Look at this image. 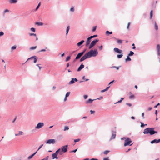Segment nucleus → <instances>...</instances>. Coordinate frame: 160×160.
Returning <instances> with one entry per match:
<instances>
[{
	"label": "nucleus",
	"mask_w": 160,
	"mask_h": 160,
	"mask_svg": "<svg viewBox=\"0 0 160 160\" xmlns=\"http://www.w3.org/2000/svg\"><path fill=\"white\" fill-rule=\"evenodd\" d=\"M98 54V51L97 50H91L89 52L85 54L83 57H82L80 60V62H82L86 59L90 58L92 57H95Z\"/></svg>",
	"instance_id": "1"
},
{
	"label": "nucleus",
	"mask_w": 160,
	"mask_h": 160,
	"mask_svg": "<svg viewBox=\"0 0 160 160\" xmlns=\"http://www.w3.org/2000/svg\"><path fill=\"white\" fill-rule=\"evenodd\" d=\"M154 128H148L144 129L143 133L144 134L149 133L151 135L157 133V132L154 131Z\"/></svg>",
	"instance_id": "2"
},
{
	"label": "nucleus",
	"mask_w": 160,
	"mask_h": 160,
	"mask_svg": "<svg viewBox=\"0 0 160 160\" xmlns=\"http://www.w3.org/2000/svg\"><path fill=\"white\" fill-rule=\"evenodd\" d=\"M132 142V141L129 138H127L125 140L124 146H126L129 145Z\"/></svg>",
	"instance_id": "3"
},
{
	"label": "nucleus",
	"mask_w": 160,
	"mask_h": 160,
	"mask_svg": "<svg viewBox=\"0 0 160 160\" xmlns=\"http://www.w3.org/2000/svg\"><path fill=\"white\" fill-rule=\"evenodd\" d=\"M98 41V39H96L92 41L89 46V49L93 47L95 45Z\"/></svg>",
	"instance_id": "4"
},
{
	"label": "nucleus",
	"mask_w": 160,
	"mask_h": 160,
	"mask_svg": "<svg viewBox=\"0 0 160 160\" xmlns=\"http://www.w3.org/2000/svg\"><path fill=\"white\" fill-rule=\"evenodd\" d=\"M58 150H57L54 153L52 154V159H58V157L57 156L58 155Z\"/></svg>",
	"instance_id": "5"
},
{
	"label": "nucleus",
	"mask_w": 160,
	"mask_h": 160,
	"mask_svg": "<svg viewBox=\"0 0 160 160\" xmlns=\"http://www.w3.org/2000/svg\"><path fill=\"white\" fill-rule=\"evenodd\" d=\"M86 50H84L82 52H81L78 53L75 58V59H78L79 58L84 54Z\"/></svg>",
	"instance_id": "6"
},
{
	"label": "nucleus",
	"mask_w": 160,
	"mask_h": 160,
	"mask_svg": "<svg viewBox=\"0 0 160 160\" xmlns=\"http://www.w3.org/2000/svg\"><path fill=\"white\" fill-rule=\"evenodd\" d=\"M68 147V145H65L62 147L61 148V150L63 151L64 153L66 152L67 151V148Z\"/></svg>",
	"instance_id": "7"
},
{
	"label": "nucleus",
	"mask_w": 160,
	"mask_h": 160,
	"mask_svg": "<svg viewBox=\"0 0 160 160\" xmlns=\"http://www.w3.org/2000/svg\"><path fill=\"white\" fill-rule=\"evenodd\" d=\"M44 126V123L42 122H39L37 126L35 127V128L39 129L42 127Z\"/></svg>",
	"instance_id": "8"
},
{
	"label": "nucleus",
	"mask_w": 160,
	"mask_h": 160,
	"mask_svg": "<svg viewBox=\"0 0 160 160\" xmlns=\"http://www.w3.org/2000/svg\"><path fill=\"white\" fill-rule=\"evenodd\" d=\"M56 141L54 139H50L48 140L46 142L47 144H50L51 143L54 144L55 143Z\"/></svg>",
	"instance_id": "9"
},
{
	"label": "nucleus",
	"mask_w": 160,
	"mask_h": 160,
	"mask_svg": "<svg viewBox=\"0 0 160 160\" xmlns=\"http://www.w3.org/2000/svg\"><path fill=\"white\" fill-rule=\"evenodd\" d=\"M33 58L34 59V63H35L36 62L38 58H37V57L36 56H32L31 58H29L27 60H28L30 59H32Z\"/></svg>",
	"instance_id": "10"
},
{
	"label": "nucleus",
	"mask_w": 160,
	"mask_h": 160,
	"mask_svg": "<svg viewBox=\"0 0 160 160\" xmlns=\"http://www.w3.org/2000/svg\"><path fill=\"white\" fill-rule=\"evenodd\" d=\"M114 51L119 53H122V50L119 49L117 48H114Z\"/></svg>",
	"instance_id": "11"
},
{
	"label": "nucleus",
	"mask_w": 160,
	"mask_h": 160,
	"mask_svg": "<svg viewBox=\"0 0 160 160\" xmlns=\"http://www.w3.org/2000/svg\"><path fill=\"white\" fill-rule=\"evenodd\" d=\"M160 142V139L158 140H157L156 139H154V140L152 141L151 143L152 144L154 143H158Z\"/></svg>",
	"instance_id": "12"
},
{
	"label": "nucleus",
	"mask_w": 160,
	"mask_h": 160,
	"mask_svg": "<svg viewBox=\"0 0 160 160\" xmlns=\"http://www.w3.org/2000/svg\"><path fill=\"white\" fill-rule=\"evenodd\" d=\"M91 38H90V37H89L87 39V41L86 42V46H88L89 44L91 41Z\"/></svg>",
	"instance_id": "13"
},
{
	"label": "nucleus",
	"mask_w": 160,
	"mask_h": 160,
	"mask_svg": "<svg viewBox=\"0 0 160 160\" xmlns=\"http://www.w3.org/2000/svg\"><path fill=\"white\" fill-rule=\"evenodd\" d=\"M84 65L83 64H82L78 69L77 71H81L82 69L84 68Z\"/></svg>",
	"instance_id": "14"
},
{
	"label": "nucleus",
	"mask_w": 160,
	"mask_h": 160,
	"mask_svg": "<svg viewBox=\"0 0 160 160\" xmlns=\"http://www.w3.org/2000/svg\"><path fill=\"white\" fill-rule=\"evenodd\" d=\"M23 133V132L21 131H19L18 132V133H16L15 134V136H20L22 135Z\"/></svg>",
	"instance_id": "15"
},
{
	"label": "nucleus",
	"mask_w": 160,
	"mask_h": 160,
	"mask_svg": "<svg viewBox=\"0 0 160 160\" xmlns=\"http://www.w3.org/2000/svg\"><path fill=\"white\" fill-rule=\"evenodd\" d=\"M18 2L17 0H9V2L11 4L15 3Z\"/></svg>",
	"instance_id": "16"
},
{
	"label": "nucleus",
	"mask_w": 160,
	"mask_h": 160,
	"mask_svg": "<svg viewBox=\"0 0 160 160\" xmlns=\"http://www.w3.org/2000/svg\"><path fill=\"white\" fill-rule=\"evenodd\" d=\"M57 150H58V154H59L60 155H62L64 153L63 151H62L60 148H59Z\"/></svg>",
	"instance_id": "17"
},
{
	"label": "nucleus",
	"mask_w": 160,
	"mask_h": 160,
	"mask_svg": "<svg viewBox=\"0 0 160 160\" xmlns=\"http://www.w3.org/2000/svg\"><path fill=\"white\" fill-rule=\"evenodd\" d=\"M84 42V40H82L81 42L77 43V45L78 46H79L82 44Z\"/></svg>",
	"instance_id": "18"
},
{
	"label": "nucleus",
	"mask_w": 160,
	"mask_h": 160,
	"mask_svg": "<svg viewBox=\"0 0 160 160\" xmlns=\"http://www.w3.org/2000/svg\"><path fill=\"white\" fill-rule=\"evenodd\" d=\"M94 100H92L91 99H89L88 100L86 101V103H92V101Z\"/></svg>",
	"instance_id": "19"
},
{
	"label": "nucleus",
	"mask_w": 160,
	"mask_h": 160,
	"mask_svg": "<svg viewBox=\"0 0 160 160\" xmlns=\"http://www.w3.org/2000/svg\"><path fill=\"white\" fill-rule=\"evenodd\" d=\"M35 24L38 26H42L43 24V23L41 22H36Z\"/></svg>",
	"instance_id": "20"
},
{
	"label": "nucleus",
	"mask_w": 160,
	"mask_h": 160,
	"mask_svg": "<svg viewBox=\"0 0 160 160\" xmlns=\"http://www.w3.org/2000/svg\"><path fill=\"white\" fill-rule=\"evenodd\" d=\"M37 151L35 153H33L31 155V156H29V157H28V159H31L37 153Z\"/></svg>",
	"instance_id": "21"
},
{
	"label": "nucleus",
	"mask_w": 160,
	"mask_h": 160,
	"mask_svg": "<svg viewBox=\"0 0 160 160\" xmlns=\"http://www.w3.org/2000/svg\"><path fill=\"white\" fill-rule=\"evenodd\" d=\"M116 136V135L115 133H112V134L111 139H114L115 138Z\"/></svg>",
	"instance_id": "22"
},
{
	"label": "nucleus",
	"mask_w": 160,
	"mask_h": 160,
	"mask_svg": "<svg viewBox=\"0 0 160 160\" xmlns=\"http://www.w3.org/2000/svg\"><path fill=\"white\" fill-rule=\"evenodd\" d=\"M115 39H116L117 41V42L118 43H122V41L121 40L118 39H117L115 38Z\"/></svg>",
	"instance_id": "23"
},
{
	"label": "nucleus",
	"mask_w": 160,
	"mask_h": 160,
	"mask_svg": "<svg viewBox=\"0 0 160 160\" xmlns=\"http://www.w3.org/2000/svg\"><path fill=\"white\" fill-rule=\"evenodd\" d=\"M131 58L129 57V56H128L127 58L125 59V61L126 62H127L128 61H131Z\"/></svg>",
	"instance_id": "24"
},
{
	"label": "nucleus",
	"mask_w": 160,
	"mask_h": 160,
	"mask_svg": "<svg viewBox=\"0 0 160 160\" xmlns=\"http://www.w3.org/2000/svg\"><path fill=\"white\" fill-rule=\"evenodd\" d=\"M109 87H110V86L108 87L106 89L101 90V92H105L106 91H107L108 90V89H109Z\"/></svg>",
	"instance_id": "25"
},
{
	"label": "nucleus",
	"mask_w": 160,
	"mask_h": 160,
	"mask_svg": "<svg viewBox=\"0 0 160 160\" xmlns=\"http://www.w3.org/2000/svg\"><path fill=\"white\" fill-rule=\"evenodd\" d=\"M153 15V11L152 10H151L150 12V19H151Z\"/></svg>",
	"instance_id": "26"
},
{
	"label": "nucleus",
	"mask_w": 160,
	"mask_h": 160,
	"mask_svg": "<svg viewBox=\"0 0 160 160\" xmlns=\"http://www.w3.org/2000/svg\"><path fill=\"white\" fill-rule=\"evenodd\" d=\"M74 82V79L72 78V80L69 82V84H71L73 83Z\"/></svg>",
	"instance_id": "27"
},
{
	"label": "nucleus",
	"mask_w": 160,
	"mask_h": 160,
	"mask_svg": "<svg viewBox=\"0 0 160 160\" xmlns=\"http://www.w3.org/2000/svg\"><path fill=\"white\" fill-rule=\"evenodd\" d=\"M70 29V26H68L67 28V30H66V35H67L68 33V32L69 30Z\"/></svg>",
	"instance_id": "28"
},
{
	"label": "nucleus",
	"mask_w": 160,
	"mask_h": 160,
	"mask_svg": "<svg viewBox=\"0 0 160 160\" xmlns=\"http://www.w3.org/2000/svg\"><path fill=\"white\" fill-rule=\"evenodd\" d=\"M156 48L158 51H160V45L159 44L157 45Z\"/></svg>",
	"instance_id": "29"
},
{
	"label": "nucleus",
	"mask_w": 160,
	"mask_h": 160,
	"mask_svg": "<svg viewBox=\"0 0 160 160\" xmlns=\"http://www.w3.org/2000/svg\"><path fill=\"white\" fill-rule=\"evenodd\" d=\"M155 29L156 30H158V26L157 25L156 23V22H155Z\"/></svg>",
	"instance_id": "30"
},
{
	"label": "nucleus",
	"mask_w": 160,
	"mask_h": 160,
	"mask_svg": "<svg viewBox=\"0 0 160 160\" xmlns=\"http://www.w3.org/2000/svg\"><path fill=\"white\" fill-rule=\"evenodd\" d=\"M134 54V52L132 51H131L130 52V53L128 54V56H132Z\"/></svg>",
	"instance_id": "31"
},
{
	"label": "nucleus",
	"mask_w": 160,
	"mask_h": 160,
	"mask_svg": "<svg viewBox=\"0 0 160 160\" xmlns=\"http://www.w3.org/2000/svg\"><path fill=\"white\" fill-rule=\"evenodd\" d=\"M69 129V127L68 126H65L64 129V131H65L66 130H68Z\"/></svg>",
	"instance_id": "32"
},
{
	"label": "nucleus",
	"mask_w": 160,
	"mask_h": 160,
	"mask_svg": "<svg viewBox=\"0 0 160 160\" xmlns=\"http://www.w3.org/2000/svg\"><path fill=\"white\" fill-rule=\"evenodd\" d=\"M134 98V96L133 95H132L130 96L129 98L130 99H132Z\"/></svg>",
	"instance_id": "33"
},
{
	"label": "nucleus",
	"mask_w": 160,
	"mask_h": 160,
	"mask_svg": "<svg viewBox=\"0 0 160 160\" xmlns=\"http://www.w3.org/2000/svg\"><path fill=\"white\" fill-rule=\"evenodd\" d=\"M122 54H120V55H118L117 56V57L118 58H121L122 57Z\"/></svg>",
	"instance_id": "34"
},
{
	"label": "nucleus",
	"mask_w": 160,
	"mask_h": 160,
	"mask_svg": "<svg viewBox=\"0 0 160 160\" xmlns=\"http://www.w3.org/2000/svg\"><path fill=\"white\" fill-rule=\"evenodd\" d=\"M70 57H71L70 56H68L67 58H66V61L67 62V61H69L70 59Z\"/></svg>",
	"instance_id": "35"
},
{
	"label": "nucleus",
	"mask_w": 160,
	"mask_h": 160,
	"mask_svg": "<svg viewBox=\"0 0 160 160\" xmlns=\"http://www.w3.org/2000/svg\"><path fill=\"white\" fill-rule=\"evenodd\" d=\"M37 47L36 46H35L34 47H31L30 48V49L31 50L34 49H36Z\"/></svg>",
	"instance_id": "36"
},
{
	"label": "nucleus",
	"mask_w": 160,
	"mask_h": 160,
	"mask_svg": "<svg viewBox=\"0 0 160 160\" xmlns=\"http://www.w3.org/2000/svg\"><path fill=\"white\" fill-rule=\"evenodd\" d=\"M96 28H97L96 26H94L93 28V29L92 30V32H95L96 29Z\"/></svg>",
	"instance_id": "37"
},
{
	"label": "nucleus",
	"mask_w": 160,
	"mask_h": 160,
	"mask_svg": "<svg viewBox=\"0 0 160 160\" xmlns=\"http://www.w3.org/2000/svg\"><path fill=\"white\" fill-rule=\"evenodd\" d=\"M30 30L31 31H32L33 32H35V28H31Z\"/></svg>",
	"instance_id": "38"
},
{
	"label": "nucleus",
	"mask_w": 160,
	"mask_h": 160,
	"mask_svg": "<svg viewBox=\"0 0 160 160\" xmlns=\"http://www.w3.org/2000/svg\"><path fill=\"white\" fill-rule=\"evenodd\" d=\"M112 32H109V31H107L106 32V34H112Z\"/></svg>",
	"instance_id": "39"
},
{
	"label": "nucleus",
	"mask_w": 160,
	"mask_h": 160,
	"mask_svg": "<svg viewBox=\"0 0 160 160\" xmlns=\"http://www.w3.org/2000/svg\"><path fill=\"white\" fill-rule=\"evenodd\" d=\"M109 152V151H108V150H106V151H105L103 153L104 154H107Z\"/></svg>",
	"instance_id": "40"
},
{
	"label": "nucleus",
	"mask_w": 160,
	"mask_h": 160,
	"mask_svg": "<svg viewBox=\"0 0 160 160\" xmlns=\"http://www.w3.org/2000/svg\"><path fill=\"white\" fill-rule=\"evenodd\" d=\"M70 93V92H67V93H66V94L65 97H68Z\"/></svg>",
	"instance_id": "41"
},
{
	"label": "nucleus",
	"mask_w": 160,
	"mask_h": 160,
	"mask_svg": "<svg viewBox=\"0 0 160 160\" xmlns=\"http://www.w3.org/2000/svg\"><path fill=\"white\" fill-rule=\"evenodd\" d=\"M16 46L15 45H14L11 47V49L12 50H14L16 49Z\"/></svg>",
	"instance_id": "42"
},
{
	"label": "nucleus",
	"mask_w": 160,
	"mask_h": 160,
	"mask_svg": "<svg viewBox=\"0 0 160 160\" xmlns=\"http://www.w3.org/2000/svg\"><path fill=\"white\" fill-rule=\"evenodd\" d=\"M29 35L30 36H34L35 37H36V34H34V33H29Z\"/></svg>",
	"instance_id": "43"
},
{
	"label": "nucleus",
	"mask_w": 160,
	"mask_h": 160,
	"mask_svg": "<svg viewBox=\"0 0 160 160\" xmlns=\"http://www.w3.org/2000/svg\"><path fill=\"white\" fill-rule=\"evenodd\" d=\"M97 36V35H94L93 36H91L90 37V38L92 39V38H95Z\"/></svg>",
	"instance_id": "44"
},
{
	"label": "nucleus",
	"mask_w": 160,
	"mask_h": 160,
	"mask_svg": "<svg viewBox=\"0 0 160 160\" xmlns=\"http://www.w3.org/2000/svg\"><path fill=\"white\" fill-rule=\"evenodd\" d=\"M80 139H75L74 140V142H79V141H80Z\"/></svg>",
	"instance_id": "45"
},
{
	"label": "nucleus",
	"mask_w": 160,
	"mask_h": 160,
	"mask_svg": "<svg viewBox=\"0 0 160 160\" xmlns=\"http://www.w3.org/2000/svg\"><path fill=\"white\" fill-rule=\"evenodd\" d=\"M43 146V144L41 145L38 148V150H37V152Z\"/></svg>",
	"instance_id": "46"
},
{
	"label": "nucleus",
	"mask_w": 160,
	"mask_h": 160,
	"mask_svg": "<svg viewBox=\"0 0 160 160\" xmlns=\"http://www.w3.org/2000/svg\"><path fill=\"white\" fill-rule=\"evenodd\" d=\"M70 10L72 12H74V7H72L70 8Z\"/></svg>",
	"instance_id": "47"
},
{
	"label": "nucleus",
	"mask_w": 160,
	"mask_h": 160,
	"mask_svg": "<svg viewBox=\"0 0 160 160\" xmlns=\"http://www.w3.org/2000/svg\"><path fill=\"white\" fill-rule=\"evenodd\" d=\"M130 22H128V25H127V28L128 29H129V26L130 25Z\"/></svg>",
	"instance_id": "48"
},
{
	"label": "nucleus",
	"mask_w": 160,
	"mask_h": 160,
	"mask_svg": "<svg viewBox=\"0 0 160 160\" xmlns=\"http://www.w3.org/2000/svg\"><path fill=\"white\" fill-rule=\"evenodd\" d=\"M9 12V10H8V9H6L4 10V13H6V12Z\"/></svg>",
	"instance_id": "49"
},
{
	"label": "nucleus",
	"mask_w": 160,
	"mask_h": 160,
	"mask_svg": "<svg viewBox=\"0 0 160 160\" xmlns=\"http://www.w3.org/2000/svg\"><path fill=\"white\" fill-rule=\"evenodd\" d=\"M126 105H128V106H129V107H131L132 106V104H131V103H126Z\"/></svg>",
	"instance_id": "50"
},
{
	"label": "nucleus",
	"mask_w": 160,
	"mask_h": 160,
	"mask_svg": "<svg viewBox=\"0 0 160 160\" xmlns=\"http://www.w3.org/2000/svg\"><path fill=\"white\" fill-rule=\"evenodd\" d=\"M4 34V33L2 32H0V36L3 35Z\"/></svg>",
	"instance_id": "51"
},
{
	"label": "nucleus",
	"mask_w": 160,
	"mask_h": 160,
	"mask_svg": "<svg viewBox=\"0 0 160 160\" xmlns=\"http://www.w3.org/2000/svg\"><path fill=\"white\" fill-rule=\"evenodd\" d=\"M132 46H133V47H132V49H135L136 48V47L135 46H134V45H135L134 44V43L132 44Z\"/></svg>",
	"instance_id": "52"
},
{
	"label": "nucleus",
	"mask_w": 160,
	"mask_h": 160,
	"mask_svg": "<svg viewBox=\"0 0 160 160\" xmlns=\"http://www.w3.org/2000/svg\"><path fill=\"white\" fill-rule=\"evenodd\" d=\"M77 149H76L75 150H74L72 151H71L70 152H75L77 151Z\"/></svg>",
	"instance_id": "53"
},
{
	"label": "nucleus",
	"mask_w": 160,
	"mask_h": 160,
	"mask_svg": "<svg viewBox=\"0 0 160 160\" xmlns=\"http://www.w3.org/2000/svg\"><path fill=\"white\" fill-rule=\"evenodd\" d=\"M88 97V96L87 95H84V99H86Z\"/></svg>",
	"instance_id": "54"
},
{
	"label": "nucleus",
	"mask_w": 160,
	"mask_h": 160,
	"mask_svg": "<svg viewBox=\"0 0 160 160\" xmlns=\"http://www.w3.org/2000/svg\"><path fill=\"white\" fill-rule=\"evenodd\" d=\"M102 47H103V46L102 45L100 47H99V49H100V50H101L102 48Z\"/></svg>",
	"instance_id": "55"
},
{
	"label": "nucleus",
	"mask_w": 160,
	"mask_h": 160,
	"mask_svg": "<svg viewBox=\"0 0 160 160\" xmlns=\"http://www.w3.org/2000/svg\"><path fill=\"white\" fill-rule=\"evenodd\" d=\"M38 65L39 64L36 65L38 67L39 70H40L41 69L42 67L40 66H39Z\"/></svg>",
	"instance_id": "56"
},
{
	"label": "nucleus",
	"mask_w": 160,
	"mask_h": 160,
	"mask_svg": "<svg viewBox=\"0 0 160 160\" xmlns=\"http://www.w3.org/2000/svg\"><path fill=\"white\" fill-rule=\"evenodd\" d=\"M142 117H143V118H144V112H143L142 113Z\"/></svg>",
	"instance_id": "57"
},
{
	"label": "nucleus",
	"mask_w": 160,
	"mask_h": 160,
	"mask_svg": "<svg viewBox=\"0 0 160 160\" xmlns=\"http://www.w3.org/2000/svg\"><path fill=\"white\" fill-rule=\"evenodd\" d=\"M103 160H109V159H108V157H107V158H104Z\"/></svg>",
	"instance_id": "58"
},
{
	"label": "nucleus",
	"mask_w": 160,
	"mask_h": 160,
	"mask_svg": "<svg viewBox=\"0 0 160 160\" xmlns=\"http://www.w3.org/2000/svg\"><path fill=\"white\" fill-rule=\"evenodd\" d=\"M46 51L45 49H43L41 50L40 52H45Z\"/></svg>",
	"instance_id": "59"
},
{
	"label": "nucleus",
	"mask_w": 160,
	"mask_h": 160,
	"mask_svg": "<svg viewBox=\"0 0 160 160\" xmlns=\"http://www.w3.org/2000/svg\"><path fill=\"white\" fill-rule=\"evenodd\" d=\"M114 81V80H113V81H112V82H110L109 83V85H110V84L112 83Z\"/></svg>",
	"instance_id": "60"
},
{
	"label": "nucleus",
	"mask_w": 160,
	"mask_h": 160,
	"mask_svg": "<svg viewBox=\"0 0 160 160\" xmlns=\"http://www.w3.org/2000/svg\"><path fill=\"white\" fill-rule=\"evenodd\" d=\"M158 56L160 55V51H158Z\"/></svg>",
	"instance_id": "61"
},
{
	"label": "nucleus",
	"mask_w": 160,
	"mask_h": 160,
	"mask_svg": "<svg viewBox=\"0 0 160 160\" xmlns=\"http://www.w3.org/2000/svg\"><path fill=\"white\" fill-rule=\"evenodd\" d=\"M144 126V125L142 123H141V127H143Z\"/></svg>",
	"instance_id": "62"
},
{
	"label": "nucleus",
	"mask_w": 160,
	"mask_h": 160,
	"mask_svg": "<svg viewBox=\"0 0 160 160\" xmlns=\"http://www.w3.org/2000/svg\"><path fill=\"white\" fill-rule=\"evenodd\" d=\"M152 109V108L151 107H149L148 108V110H149V111H150V110H151Z\"/></svg>",
	"instance_id": "63"
},
{
	"label": "nucleus",
	"mask_w": 160,
	"mask_h": 160,
	"mask_svg": "<svg viewBox=\"0 0 160 160\" xmlns=\"http://www.w3.org/2000/svg\"><path fill=\"white\" fill-rule=\"evenodd\" d=\"M91 160H98V159L95 158H92L91 159Z\"/></svg>",
	"instance_id": "64"
}]
</instances>
